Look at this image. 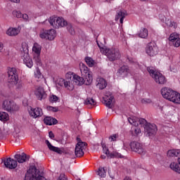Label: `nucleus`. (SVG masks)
<instances>
[{"label": "nucleus", "mask_w": 180, "mask_h": 180, "mask_svg": "<svg viewBox=\"0 0 180 180\" xmlns=\"http://www.w3.org/2000/svg\"><path fill=\"white\" fill-rule=\"evenodd\" d=\"M97 175L101 176V178H105L106 176V169L105 167H99Z\"/></svg>", "instance_id": "nucleus-32"}, {"label": "nucleus", "mask_w": 180, "mask_h": 180, "mask_svg": "<svg viewBox=\"0 0 180 180\" xmlns=\"http://www.w3.org/2000/svg\"><path fill=\"white\" fill-rule=\"evenodd\" d=\"M103 151L108 158H124V156L119 153V152L113 151L112 153H110V151H109V148L105 146H103Z\"/></svg>", "instance_id": "nucleus-13"}, {"label": "nucleus", "mask_w": 180, "mask_h": 180, "mask_svg": "<svg viewBox=\"0 0 180 180\" xmlns=\"http://www.w3.org/2000/svg\"><path fill=\"white\" fill-rule=\"evenodd\" d=\"M169 27H176V23L175 22L170 21L169 24L168 25Z\"/></svg>", "instance_id": "nucleus-50"}, {"label": "nucleus", "mask_w": 180, "mask_h": 180, "mask_svg": "<svg viewBox=\"0 0 180 180\" xmlns=\"http://www.w3.org/2000/svg\"><path fill=\"white\" fill-rule=\"evenodd\" d=\"M11 2H13L14 4H19L20 0H9Z\"/></svg>", "instance_id": "nucleus-56"}, {"label": "nucleus", "mask_w": 180, "mask_h": 180, "mask_svg": "<svg viewBox=\"0 0 180 180\" xmlns=\"http://www.w3.org/2000/svg\"><path fill=\"white\" fill-rule=\"evenodd\" d=\"M22 57L24 64L26 65L28 68H32V67H33V60L30 58V56L29 55H26L22 56Z\"/></svg>", "instance_id": "nucleus-24"}, {"label": "nucleus", "mask_w": 180, "mask_h": 180, "mask_svg": "<svg viewBox=\"0 0 180 180\" xmlns=\"http://www.w3.org/2000/svg\"><path fill=\"white\" fill-rule=\"evenodd\" d=\"M147 71L149 72L152 78H153L155 74H157V71H155V68H154L153 67H148Z\"/></svg>", "instance_id": "nucleus-38"}, {"label": "nucleus", "mask_w": 180, "mask_h": 180, "mask_svg": "<svg viewBox=\"0 0 180 180\" xmlns=\"http://www.w3.org/2000/svg\"><path fill=\"white\" fill-rule=\"evenodd\" d=\"M161 94L163 98L167 99V101H169L170 102H174L177 92L168 87H165L161 89Z\"/></svg>", "instance_id": "nucleus-7"}, {"label": "nucleus", "mask_w": 180, "mask_h": 180, "mask_svg": "<svg viewBox=\"0 0 180 180\" xmlns=\"http://www.w3.org/2000/svg\"><path fill=\"white\" fill-rule=\"evenodd\" d=\"M21 18H22V19H24V20H25L26 22L29 20V15H27V14H22Z\"/></svg>", "instance_id": "nucleus-51"}, {"label": "nucleus", "mask_w": 180, "mask_h": 180, "mask_svg": "<svg viewBox=\"0 0 180 180\" xmlns=\"http://www.w3.org/2000/svg\"><path fill=\"white\" fill-rule=\"evenodd\" d=\"M128 122L130 123V124H133V123H134V119L129 117L128 118Z\"/></svg>", "instance_id": "nucleus-54"}, {"label": "nucleus", "mask_w": 180, "mask_h": 180, "mask_svg": "<svg viewBox=\"0 0 180 180\" xmlns=\"http://www.w3.org/2000/svg\"><path fill=\"white\" fill-rule=\"evenodd\" d=\"M134 130V134L132 133V136H139V134L141 133V131L139 128H135Z\"/></svg>", "instance_id": "nucleus-47"}, {"label": "nucleus", "mask_w": 180, "mask_h": 180, "mask_svg": "<svg viewBox=\"0 0 180 180\" xmlns=\"http://www.w3.org/2000/svg\"><path fill=\"white\" fill-rule=\"evenodd\" d=\"M30 116L36 119L37 117H41L43 116V110L40 108H31V110L29 111Z\"/></svg>", "instance_id": "nucleus-19"}, {"label": "nucleus", "mask_w": 180, "mask_h": 180, "mask_svg": "<svg viewBox=\"0 0 180 180\" xmlns=\"http://www.w3.org/2000/svg\"><path fill=\"white\" fill-rule=\"evenodd\" d=\"M34 75L37 78H40L41 77V72H40V69L37 68V72L34 73Z\"/></svg>", "instance_id": "nucleus-45"}, {"label": "nucleus", "mask_w": 180, "mask_h": 180, "mask_svg": "<svg viewBox=\"0 0 180 180\" xmlns=\"http://www.w3.org/2000/svg\"><path fill=\"white\" fill-rule=\"evenodd\" d=\"M141 1H142V2H147V1H148L150 0H141Z\"/></svg>", "instance_id": "nucleus-60"}, {"label": "nucleus", "mask_w": 180, "mask_h": 180, "mask_svg": "<svg viewBox=\"0 0 180 180\" xmlns=\"http://www.w3.org/2000/svg\"><path fill=\"white\" fill-rule=\"evenodd\" d=\"M153 101L150 98H143L141 103L147 105L148 103H151Z\"/></svg>", "instance_id": "nucleus-44"}, {"label": "nucleus", "mask_w": 180, "mask_h": 180, "mask_svg": "<svg viewBox=\"0 0 180 180\" xmlns=\"http://www.w3.org/2000/svg\"><path fill=\"white\" fill-rule=\"evenodd\" d=\"M109 96H105V97H103V103H104V105H105V106L107 108H108V109H112V108H113V106L112 105V102H113V99H115V97L113 96V95H112V93H109L108 94Z\"/></svg>", "instance_id": "nucleus-17"}, {"label": "nucleus", "mask_w": 180, "mask_h": 180, "mask_svg": "<svg viewBox=\"0 0 180 180\" xmlns=\"http://www.w3.org/2000/svg\"><path fill=\"white\" fill-rule=\"evenodd\" d=\"M101 158H102V160H105V159H106V155H102L101 156Z\"/></svg>", "instance_id": "nucleus-58"}, {"label": "nucleus", "mask_w": 180, "mask_h": 180, "mask_svg": "<svg viewBox=\"0 0 180 180\" xmlns=\"http://www.w3.org/2000/svg\"><path fill=\"white\" fill-rule=\"evenodd\" d=\"M32 51L34 52V56H40L41 53V46L38 44H34L32 47Z\"/></svg>", "instance_id": "nucleus-27"}, {"label": "nucleus", "mask_w": 180, "mask_h": 180, "mask_svg": "<svg viewBox=\"0 0 180 180\" xmlns=\"http://www.w3.org/2000/svg\"><path fill=\"white\" fill-rule=\"evenodd\" d=\"M153 79H154L155 82L159 85H165V84H167V77H165L164 75L160 72L157 71Z\"/></svg>", "instance_id": "nucleus-14"}, {"label": "nucleus", "mask_w": 180, "mask_h": 180, "mask_svg": "<svg viewBox=\"0 0 180 180\" xmlns=\"http://www.w3.org/2000/svg\"><path fill=\"white\" fill-rule=\"evenodd\" d=\"M64 26L66 27L67 31L71 36H75V28H74V25L71 22H67V20H65V21L63 22L62 27H64Z\"/></svg>", "instance_id": "nucleus-21"}, {"label": "nucleus", "mask_w": 180, "mask_h": 180, "mask_svg": "<svg viewBox=\"0 0 180 180\" xmlns=\"http://www.w3.org/2000/svg\"><path fill=\"white\" fill-rule=\"evenodd\" d=\"M21 53L22 56H29V46L26 44V43L22 44Z\"/></svg>", "instance_id": "nucleus-30"}, {"label": "nucleus", "mask_w": 180, "mask_h": 180, "mask_svg": "<svg viewBox=\"0 0 180 180\" xmlns=\"http://www.w3.org/2000/svg\"><path fill=\"white\" fill-rule=\"evenodd\" d=\"M130 148L132 151H134V153H137L138 154H141V155H146V153H147L144 146L137 141L131 142Z\"/></svg>", "instance_id": "nucleus-10"}, {"label": "nucleus", "mask_w": 180, "mask_h": 180, "mask_svg": "<svg viewBox=\"0 0 180 180\" xmlns=\"http://www.w3.org/2000/svg\"><path fill=\"white\" fill-rule=\"evenodd\" d=\"M160 110L162 112V107L160 106Z\"/></svg>", "instance_id": "nucleus-62"}, {"label": "nucleus", "mask_w": 180, "mask_h": 180, "mask_svg": "<svg viewBox=\"0 0 180 180\" xmlns=\"http://www.w3.org/2000/svg\"><path fill=\"white\" fill-rule=\"evenodd\" d=\"M51 26H53L54 29H58V27H62L63 23H64V18L60 17H56L53 15L48 19Z\"/></svg>", "instance_id": "nucleus-11"}, {"label": "nucleus", "mask_w": 180, "mask_h": 180, "mask_svg": "<svg viewBox=\"0 0 180 180\" xmlns=\"http://www.w3.org/2000/svg\"><path fill=\"white\" fill-rule=\"evenodd\" d=\"M127 16V11L124 9H120L117 11V15H115V21L117 22L120 19V23L123 24L124 18Z\"/></svg>", "instance_id": "nucleus-16"}, {"label": "nucleus", "mask_w": 180, "mask_h": 180, "mask_svg": "<svg viewBox=\"0 0 180 180\" xmlns=\"http://www.w3.org/2000/svg\"><path fill=\"white\" fill-rule=\"evenodd\" d=\"M47 110H49V112H58V107H53V106H47L46 107Z\"/></svg>", "instance_id": "nucleus-41"}, {"label": "nucleus", "mask_w": 180, "mask_h": 180, "mask_svg": "<svg viewBox=\"0 0 180 180\" xmlns=\"http://www.w3.org/2000/svg\"><path fill=\"white\" fill-rule=\"evenodd\" d=\"M80 71L82 77L75 75L73 81L76 85H91L94 78L92 77V72L89 71V68L83 63H79Z\"/></svg>", "instance_id": "nucleus-1"}, {"label": "nucleus", "mask_w": 180, "mask_h": 180, "mask_svg": "<svg viewBox=\"0 0 180 180\" xmlns=\"http://www.w3.org/2000/svg\"><path fill=\"white\" fill-rule=\"evenodd\" d=\"M97 86H98L99 89H105V88L108 86V82H106V80H105V79L100 78L98 79Z\"/></svg>", "instance_id": "nucleus-28"}, {"label": "nucleus", "mask_w": 180, "mask_h": 180, "mask_svg": "<svg viewBox=\"0 0 180 180\" xmlns=\"http://www.w3.org/2000/svg\"><path fill=\"white\" fill-rule=\"evenodd\" d=\"M146 53L149 57H154L158 54V46L154 42H149L146 47Z\"/></svg>", "instance_id": "nucleus-9"}, {"label": "nucleus", "mask_w": 180, "mask_h": 180, "mask_svg": "<svg viewBox=\"0 0 180 180\" xmlns=\"http://www.w3.org/2000/svg\"><path fill=\"white\" fill-rule=\"evenodd\" d=\"M58 101H60V98L54 94L49 96V102H51V103L58 102Z\"/></svg>", "instance_id": "nucleus-39"}, {"label": "nucleus", "mask_w": 180, "mask_h": 180, "mask_svg": "<svg viewBox=\"0 0 180 180\" xmlns=\"http://www.w3.org/2000/svg\"><path fill=\"white\" fill-rule=\"evenodd\" d=\"M138 122H139V124L141 125V127H144V129H146V127H147L148 124H150V123L148 122L147 120L143 118L139 119Z\"/></svg>", "instance_id": "nucleus-36"}, {"label": "nucleus", "mask_w": 180, "mask_h": 180, "mask_svg": "<svg viewBox=\"0 0 180 180\" xmlns=\"http://www.w3.org/2000/svg\"><path fill=\"white\" fill-rule=\"evenodd\" d=\"M34 60L38 67H41L42 64L41 59L40 58V55H34Z\"/></svg>", "instance_id": "nucleus-37"}, {"label": "nucleus", "mask_w": 180, "mask_h": 180, "mask_svg": "<svg viewBox=\"0 0 180 180\" xmlns=\"http://www.w3.org/2000/svg\"><path fill=\"white\" fill-rule=\"evenodd\" d=\"M179 38V35L175 33H172L170 34L169 37V41H175L176 39Z\"/></svg>", "instance_id": "nucleus-40"}, {"label": "nucleus", "mask_w": 180, "mask_h": 180, "mask_svg": "<svg viewBox=\"0 0 180 180\" xmlns=\"http://www.w3.org/2000/svg\"><path fill=\"white\" fill-rule=\"evenodd\" d=\"M60 86H63V84H60Z\"/></svg>", "instance_id": "nucleus-63"}, {"label": "nucleus", "mask_w": 180, "mask_h": 180, "mask_svg": "<svg viewBox=\"0 0 180 180\" xmlns=\"http://www.w3.org/2000/svg\"><path fill=\"white\" fill-rule=\"evenodd\" d=\"M108 174L112 179H115V175L110 174V170H108Z\"/></svg>", "instance_id": "nucleus-57"}, {"label": "nucleus", "mask_w": 180, "mask_h": 180, "mask_svg": "<svg viewBox=\"0 0 180 180\" xmlns=\"http://www.w3.org/2000/svg\"><path fill=\"white\" fill-rule=\"evenodd\" d=\"M138 36L141 39L148 37V30H147V28H141L140 31L138 32Z\"/></svg>", "instance_id": "nucleus-26"}, {"label": "nucleus", "mask_w": 180, "mask_h": 180, "mask_svg": "<svg viewBox=\"0 0 180 180\" xmlns=\"http://www.w3.org/2000/svg\"><path fill=\"white\" fill-rule=\"evenodd\" d=\"M174 103H180V94L176 93V97H174V100H173Z\"/></svg>", "instance_id": "nucleus-43"}, {"label": "nucleus", "mask_w": 180, "mask_h": 180, "mask_svg": "<svg viewBox=\"0 0 180 180\" xmlns=\"http://www.w3.org/2000/svg\"><path fill=\"white\" fill-rule=\"evenodd\" d=\"M168 157H179L178 162H172L169 165L171 169L180 174V150L179 149H172L167 151Z\"/></svg>", "instance_id": "nucleus-5"}, {"label": "nucleus", "mask_w": 180, "mask_h": 180, "mask_svg": "<svg viewBox=\"0 0 180 180\" xmlns=\"http://www.w3.org/2000/svg\"><path fill=\"white\" fill-rule=\"evenodd\" d=\"M97 45L98 46L100 50H101V53H103V50H105V49L103 48V45L99 44V42L97 41Z\"/></svg>", "instance_id": "nucleus-52"}, {"label": "nucleus", "mask_w": 180, "mask_h": 180, "mask_svg": "<svg viewBox=\"0 0 180 180\" xmlns=\"http://www.w3.org/2000/svg\"><path fill=\"white\" fill-rule=\"evenodd\" d=\"M35 95L39 101H43L47 98V94L44 91V88L39 86L35 91Z\"/></svg>", "instance_id": "nucleus-18"}, {"label": "nucleus", "mask_w": 180, "mask_h": 180, "mask_svg": "<svg viewBox=\"0 0 180 180\" xmlns=\"http://www.w3.org/2000/svg\"><path fill=\"white\" fill-rule=\"evenodd\" d=\"M24 180H47L44 176L40 175V170L36 166H30L25 173Z\"/></svg>", "instance_id": "nucleus-4"}, {"label": "nucleus", "mask_w": 180, "mask_h": 180, "mask_svg": "<svg viewBox=\"0 0 180 180\" xmlns=\"http://www.w3.org/2000/svg\"><path fill=\"white\" fill-rule=\"evenodd\" d=\"M124 180H131V179L129 177H125Z\"/></svg>", "instance_id": "nucleus-59"}, {"label": "nucleus", "mask_w": 180, "mask_h": 180, "mask_svg": "<svg viewBox=\"0 0 180 180\" xmlns=\"http://www.w3.org/2000/svg\"><path fill=\"white\" fill-rule=\"evenodd\" d=\"M116 139H117V135L116 134H113L112 136H110L109 137V139L110 140V141H116Z\"/></svg>", "instance_id": "nucleus-49"}, {"label": "nucleus", "mask_w": 180, "mask_h": 180, "mask_svg": "<svg viewBox=\"0 0 180 180\" xmlns=\"http://www.w3.org/2000/svg\"><path fill=\"white\" fill-rule=\"evenodd\" d=\"M0 120L7 122V120H9V115L6 112H0Z\"/></svg>", "instance_id": "nucleus-35"}, {"label": "nucleus", "mask_w": 180, "mask_h": 180, "mask_svg": "<svg viewBox=\"0 0 180 180\" xmlns=\"http://www.w3.org/2000/svg\"><path fill=\"white\" fill-rule=\"evenodd\" d=\"M84 105H91V106H95V105H96V101L94 98L88 97L84 101Z\"/></svg>", "instance_id": "nucleus-31"}, {"label": "nucleus", "mask_w": 180, "mask_h": 180, "mask_svg": "<svg viewBox=\"0 0 180 180\" xmlns=\"http://www.w3.org/2000/svg\"><path fill=\"white\" fill-rule=\"evenodd\" d=\"M4 48L2 47V46H1L0 45V51H2V49H3Z\"/></svg>", "instance_id": "nucleus-61"}, {"label": "nucleus", "mask_w": 180, "mask_h": 180, "mask_svg": "<svg viewBox=\"0 0 180 180\" xmlns=\"http://www.w3.org/2000/svg\"><path fill=\"white\" fill-rule=\"evenodd\" d=\"M58 180H68L65 176H60Z\"/></svg>", "instance_id": "nucleus-55"}, {"label": "nucleus", "mask_w": 180, "mask_h": 180, "mask_svg": "<svg viewBox=\"0 0 180 180\" xmlns=\"http://www.w3.org/2000/svg\"><path fill=\"white\" fill-rule=\"evenodd\" d=\"M85 63L89 65V67H94L95 65V60L91 57H86L84 58Z\"/></svg>", "instance_id": "nucleus-33"}, {"label": "nucleus", "mask_w": 180, "mask_h": 180, "mask_svg": "<svg viewBox=\"0 0 180 180\" xmlns=\"http://www.w3.org/2000/svg\"><path fill=\"white\" fill-rule=\"evenodd\" d=\"M49 136L50 139H54V134L51 131L49 132Z\"/></svg>", "instance_id": "nucleus-53"}, {"label": "nucleus", "mask_w": 180, "mask_h": 180, "mask_svg": "<svg viewBox=\"0 0 180 180\" xmlns=\"http://www.w3.org/2000/svg\"><path fill=\"white\" fill-rule=\"evenodd\" d=\"M77 143L76 144L75 149V154L76 157L81 158L83 157L84 153V148L85 146H87L86 142H83L79 138L77 137Z\"/></svg>", "instance_id": "nucleus-8"}, {"label": "nucleus", "mask_w": 180, "mask_h": 180, "mask_svg": "<svg viewBox=\"0 0 180 180\" xmlns=\"http://www.w3.org/2000/svg\"><path fill=\"white\" fill-rule=\"evenodd\" d=\"M8 82H13L15 85L16 91H22L23 89V82L19 80L18 71L15 68H10L8 71Z\"/></svg>", "instance_id": "nucleus-3"}, {"label": "nucleus", "mask_w": 180, "mask_h": 180, "mask_svg": "<svg viewBox=\"0 0 180 180\" xmlns=\"http://www.w3.org/2000/svg\"><path fill=\"white\" fill-rule=\"evenodd\" d=\"M45 143H46L48 148L51 151H53L54 153H57L58 154H63L64 153L60 148L56 147V146L51 145V143H50V141H49V140H46Z\"/></svg>", "instance_id": "nucleus-22"}, {"label": "nucleus", "mask_w": 180, "mask_h": 180, "mask_svg": "<svg viewBox=\"0 0 180 180\" xmlns=\"http://www.w3.org/2000/svg\"><path fill=\"white\" fill-rule=\"evenodd\" d=\"M56 30L51 29L48 30V40H54V39H56Z\"/></svg>", "instance_id": "nucleus-29"}, {"label": "nucleus", "mask_w": 180, "mask_h": 180, "mask_svg": "<svg viewBox=\"0 0 180 180\" xmlns=\"http://www.w3.org/2000/svg\"><path fill=\"white\" fill-rule=\"evenodd\" d=\"M157 131H158V129L155 124L149 123L146 127H145L146 136L150 137V139H153V137L157 134Z\"/></svg>", "instance_id": "nucleus-12"}, {"label": "nucleus", "mask_w": 180, "mask_h": 180, "mask_svg": "<svg viewBox=\"0 0 180 180\" xmlns=\"http://www.w3.org/2000/svg\"><path fill=\"white\" fill-rule=\"evenodd\" d=\"M13 15L15 17V18H22V12L20 11H13Z\"/></svg>", "instance_id": "nucleus-42"}, {"label": "nucleus", "mask_w": 180, "mask_h": 180, "mask_svg": "<svg viewBox=\"0 0 180 180\" xmlns=\"http://www.w3.org/2000/svg\"><path fill=\"white\" fill-rule=\"evenodd\" d=\"M60 81L63 84H64L65 88H68V86H70V82H65L64 79H61Z\"/></svg>", "instance_id": "nucleus-46"}, {"label": "nucleus", "mask_w": 180, "mask_h": 180, "mask_svg": "<svg viewBox=\"0 0 180 180\" xmlns=\"http://www.w3.org/2000/svg\"><path fill=\"white\" fill-rule=\"evenodd\" d=\"M129 72H130V69L127 65H122L117 70L118 76L122 77V78H126L129 75Z\"/></svg>", "instance_id": "nucleus-20"}, {"label": "nucleus", "mask_w": 180, "mask_h": 180, "mask_svg": "<svg viewBox=\"0 0 180 180\" xmlns=\"http://www.w3.org/2000/svg\"><path fill=\"white\" fill-rule=\"evenodd\" d=\"M2 108L4 110H7V112H13L15 110V103L6 100L3 102Z\"/></svg>", "instance_id": "nucleus-15"}, {"label": "nucleus", "mask_w": 180, "mask_h": 180, "mask_svg": "<svg viewBox=\"0 0 180 180\" xmlns=\"http://www.w3.org/2000/svg\"><path fill=\"white\" fill-rule=\"evenodd\" d=\"M103 54H105L108 61L112 63L117 61V60H120V57H122L120 51L116 48L105 49L103 51Z\"/></svg>", "instance_id": "nucleus-6"}, {"label": "nucleus", "mask_w": 180, "mask_h": 180, "mask_svg": "<svg viewBox=\"0 0 180 180\" xmlns=\"http://www.w3.org/2000/svg\"><path fill=\"white\" fill-rule=\"evenodd\" d=\"M44 123H45V124H46L47 126H53L57 124V123H58V121L57 120V119L53 117H46L44 119Z\"/></svg>", "instance_id": "nucleus-23"}, {"label": "nucleus", "mask_w": 180, "mask_h": 180, "mask_svg": "<svg viewBox=\"0 0 180 180\" xmlns=\"http://www.w3.org/2000/svg\"><path fill=\"white\" fill-rule=\"evenodd\" d=\"M6 34L11 37L18 36L19 34V30L18 28L10 27L7 30Z\"/></svg>", "instance_id": "nucleus-25"}, {"label": "nucleus", "mask_w": 180, "mask_h": 180, "mask_svg": "<svg viewBox=\"0 0 180 180\" xmlns=\"http://www.w3.org/2000/svg\"><path fill=\"white\" fill-rule=\"evenodd\" d=\"M14 158H15V160L8 158L3 161L6 168H8L9 169H15V168L18 167V162L20 164L26 162V161H29L30 156L26 155L25 153H22L21 155H15Z\"/></svg>", "instance_id": "nucleus-2"}, {"label": "nucleus", "mask_w": 180, "mask_h": 180, "mask_svg": "<svg viewBox=\"0 0 180 180\" xmlns=\"http://www.w3.org/2000/svg\"><path fill=\"white\" fill-rule=\"evenodd\" d=\"M39 37L45 40H49V31L43 30L39 34Z\"/></svg>", "instance_id": "nucleus-34"}, {"label": "nucleus", "mask_w": 180, "mask_h": 180, "mask_svg": "<svg viewBox=\"0 0 180 180\" xmlns=\"http://www.w3.org/2000/svg\"><path fill=\"white\" fill-rule=\"evenodd\" d=\"M174 47H179L180 46V38L176 39L175 41H173Z\"/></svg>", "instance_id": "nucleus-48"}]
</instances>
